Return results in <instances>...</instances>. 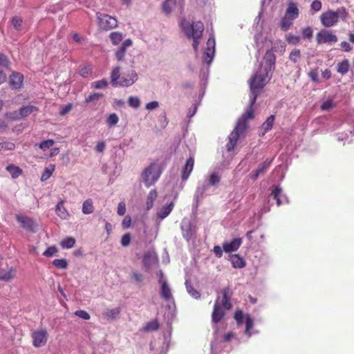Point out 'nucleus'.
Returning a JSON list of instances; mask_svg holds the SVG:
<instances>
[{
  "label": "nucleus",
  "instance_id": "obj_62",
  "mask_svg": "<svg viewBox=\"0 0 354 354\" xmlns=\"http://www.w3.org/2000/svg\"><path fill=\"white\" fill-rule=\"evenodd\" d=\"M159 106V103L157 101H152L147 103L145 106L146 109L151 111L157 109Z\"/></svg>",
  "mask_w": 354,
  "mask_h": 354
},
{
  "label": "nucleus",
  "instance_id": "obj_39",
  "mask_svg": "<svg viewBox=\"0 0 354 354\" xmlns=\"http://www.w3.org/2000/svg\"><path fill=\"white\" fill-rule=\"evenodd\" d=\"M104 95L102 93H95L89 95L87 97H86L84 102L86 104L91 103V102L96 103Z\"/></svg>",
  "mask_w": 354,
  "mask_h": 354
},
{
  "label": "nucleus",
  "instance_id": "obj_44",
  "mask_svg": "<svg viewBox=\"0 0 354 354\" xmlns=\"http://www.w3.org/2000/svg\"><path fill=\"white\" fill-rule=\"evenodd\" d=\"M50 166H51V169L46 167V168H45L44 171H43L41 176V181L46 180L52 175V173L55 169V166L54 165H50Z\"/></svg>",
  "mask_w": 354,
  "mask_h": 354
},
{
  "label": "nucleus",
  "instance_id": "obj_41",
  "mask_svg": "<svg viewBox=\"0 0 354 354\" xmlns=\"http://www.w3.org/2000/svg\"><path fill=\"white\" fill-rule=\"evenodd\" d=\"M301 57L299 49L294 48L289 55V59L293 63H297L298 59Z\"/></svg>",
  "mask_w": 354,
  "mask_h": 354
},
{
  "label": "nucleus",
  "instance_id": "obj_14",
  "mask_svg": "<svg viewBox=\"0 0 354 354\" xmlns=\"http://www.w3.org/2000/svg\"><path fill=\"white\" fill-rule=\"evenodd\" d=\"M225 309H224L223 306H221V304L218 302V300L216 299L214 305L213 312L212 313V322L214 324H217L222 320L225 315Z\"/></svg>",
  "mask_w": 354,
  "mask_h": 354
},
{
  "label": "nucleus",
  "instance_id": "obj_28",
  "mask_svg": "<svg viewBox=\"0 0 354 354\" xmlns=\"http://www.w3.org/2000/svg\"><path fill=\"white\" fill-rule=\"evenodd\" d=\"M286 16L290 17V18L295 19L299 16V10L297 8L296 5L293 3H291L288 5V7L286 12Z\"/></svg>",
  "mask_w": 354,
  "mask_h": 354
},
{
  "label": "nucleus",
  "instance_id": "obj_7",
  "mask_svg": "<svg viewBox=\"0 0 354 354\" xmlns=\"http://www.w3.org/2000/svg\"><path fill=\"white\" fill-rule=\"evenodd\" d=\"M156 168L155 164H151L142 173L143 182L147 187L155 183L160 177V171L155 173Z\"/></svg>",
  "mask_w": 354,
  "mask_h": 354
},
{
  "label": "nucleus",
  "instance_id": "obj_30",
  "mask_svg": "<svg viewBox=\"0 0 354 354\" xmlns=\"http://www.w3.org/2000/svg\"><path fill=\"white\" fill-rule=\"evenodd\" d=\"M82 210L84 214H90L94 212V206L92 199L88 198L83 203Z\"/></svg>",
  "mask_w": 354,
  "mask_h": 354
},
{
  "label": "nucleus",
  "instance_id": "obj_26",
  "mask_svg": "<svg viewBox=\"0 0 354 354\" xmlns=\"http://www.w3.org/2000/svg\"><path fill=\"white\" fill-rule=\"evenodd\" d=\"M160 324L157 319H154L147 322L145 326L142 327L141 331L142 332H151L158 330Z\"/></svg>",
  "mask_w": 354,
  "mask_h": 354
},
{
  "label": "nucleus",
  "instance_id": "obj_25",
  "mask_svg": "<svg viewBox=\"0 0 354 354\" xmlns=\"http://www.w3.org/2000/svg\"><path fill=\"white\" fill-rule=\"evenodd\" d=\"M185 287L187 292L194 299H200L201 298V293L198 290L195 289L193 286L191 284V282L189 279L185 280Z\"/></svg>",
  "mask_w": 354,
  "mask_h": 354
},
{
  "label": "nucleus",
  "instance_id": "obj_47",
  "mask_svg": "<svg viewBox=\"0 0 354 354\" xmlns=\"http://www.w3.org/2000/svg\"><path fill=\"white\" fill-rule=\"evenodd\" d=\"M120 313V310L119 308H115L112 309H107L106 311V316L109 318H115L117 317Z\"/></svg>",
  "mask_w": 354,
  "mask_h": 354
},
{
  "label": "nucleus",
  "instance_id": "obj_3",
  "mask_svg": "<svg viewBox=\"0 0 354 354\" xmlns=\"http://www.w3.org/2000/svg\"><path fill=\"white\" fill-rule=\"evenodd\" d=\"M120 67L115 66L111 73V83L113 86L128 87L133 84L138 79V73L131 70L129 73H124L120 77Z\"/></svg>",
  "mask_w": 354,
  "mask_h": 354
},
{
  "label": "nucleus",
  "instance_id": "obj_6",
  "mask_svg": "<svg viewBox=\"0 0 354 354\" xmlns=\"http://www.w3.org/2000/svg\"><path fill=\"white\" fill-rule=\"evenodd\" d=\"M96 15L100 28L109 30L118 26V20L115 17L101 12H97Z\"/></svg>",
  "mask_w": 354,
  "mask_h": 354
},
{
  "label": "nucleus",
  "instance_id": "obj_42",
  "mask_svg": "<svg viewBox=\"0 0 354 354\" xmlns=\"http://www.w3.org/2000/svg\"><path fill=\"white\" fill-rule=\"evenodd\" d=\"M127 102L129 106L133 109H138L140 106V100L136 96H130L128 98Z\"/></svg>",
  "mask_w": 354,
  "mask_h": 354
},
{
  "label": "nucleus",
  "instance_id": "obj_55",
  "mask_svg": "<svg viewBox=\"0 0 354 354\" xmlns=\"http://www.w3.org/2000/svg\"><path fill=\"white\" fill-rule=\"evenodd\" d=\"M130 241H131V234L129 233H127L122 236L121 245L124 247H127L129 245Z\"/></svg>",
  "mask_w": 354,
  "mask_h": 354
},
{
  "label": "nucleus",
  "instance_id": "obj_16",
  "mask_svg": "<svg viewBox=\"0 0 354 354\" xmlns=\"http://www.w3.org/2000/svg\"><path fill=\"white\" fill-rule=\"evenodd\" d=\"M24 76L19 73H13L10 76V85L12 89H19L23 84Z\"/></svg>",
  "mask_w": 354,
  "mask_h": 354
},
{
  "label": "nucleus",
  "instance_id": "obj_60",
  "mask_svg": "<svg viewBox=\"0 0 354 354\" xmlns=\"http://www.w3.org/2000/svg\"><path fill=\"white\" fill-rule=\"evenodd\" d=\"M126 50L124 47H120V48L115 53V57L118 61H122L125 55Z\"/></svg>",
  "mask_w": 354,
  "mask_h": 354
},
{
  "label": "nucleus",
  "instance_id": "obj_2",
  "mask_svg": "<svg viewBox=\"0 0 354 354\" xmlns=\"http://www.w3.org/2000/svg\"><path fill=\"white\" fill-rule=\"evenodd\" d=\"M180 27L187 38L193 39V48L196 51L204 30L203 24L201 21L190 24L185 19H183Z\"/></svg>",
  "mask_w": 354,
  "mask_h": 354
},
{
  "label": "nucleus",
  "instance_id": "obj_5",
  "mask_svg": "<svg viewBox=\"0 0 354 354\" xmlns=\"http://www.w3.org/2000/svg\"><path fill=\"white\" fill-rule=\"evenodd\" d=\"M221 180V176L218 172H213L210 174L209 182L203 183L201 186L198 187L195 194L194 198L196 201V205H198L199 201L203 198L204 193L207 191L209 185L217 186Z\"/></svg>",
  "mask_w": 354,
  "mask_h": 354
},
{
  "label": "nucleus",
  "instance_id": "obj_35",
  "mask_svg": "<svg viewBox=\"0 0 354 354\" xmlns=\"http://www.w3.org/2000/svg\"><path fill=\"white\" fill-rule=\"evenodd\" d=\"M293 20L294 19L290 18V17L285 16L284 17H283L280 22V26L281 30H283V31H287L292 26Z\"/></svg>",
  "mask_w": 354,
  "mask_h": 354
},
{
  "label": "nucleus",
  "instance_id": "obj_61",
  "mask_svg": "<svg viewBox=\"0 0 354 354\" xmlns=\"http://www.w3.org/2000/svg\"><path fill=\"white\" fill-rule=\"evenodd\" d=\"M10 64V62L6 55L3 53H0V65L8 67Z\"/></svg>",
  "mask_w": 354,
  "mask_h": 354
},
{
  "label": "nucleus",
  "instance_id": "obj_48",
  "mask_svg": "<svg viewBox=\"0 0 354 354\" xmlns=\"http://www.w3.org/2000/svg\"><path fill=\"white\" fill-rule=\"evenodd\" d=\"M318 70L317 68L311 70L308 73V77L309 78L314 82V83H319V79L318 75Z\"/></svg>",
  "mask_w": 354,
  "mask_h": 354
},
{
  "label": "nucleus",
  "instance_id": "obj_13",
  "mask_svg": "<svg viewBox=\"0 0 354 354\" xmlns=\"http://www.w3.org/2000/svg\"><path fill=\"white\" fill-rule=\"evenodd\" d=\"M47 332L45 330L34 331L32 334L33 346L37 348L44 346L47 342Z\"/></svg>",
  "mask_w": 354,
  "mask_h": 354
},
{
  "label": "nucleus",
  "instance_id": "obj_21",
  "mask_svg": "<svg viewBox=\"0 0 354 354\" xmlns=\"http://www.w3.org/2000/svg\"><path fill=\"white\" fill-rule=\"evenodd\" d=\"M174 207V203L171 202L167 205L162 207L160 209H158L157 211V213H156L157 219L159 220V222L169 215V214L172 211Z\"/></svg>",
  "mask_w": 354,
  "mask_h": 354
},
{
  "label": "nucleus",
  "instance_id": "obj_18",
  "mask_svg": "<svg viewBox=\"0 0 354 354\" xmlns=\"http://www.w3.org/2000/svg\"><path fill=\"white\" fill-rule=\"evenodd\" d=\"M272 160H266L263 162L259 165L257 169L250 174V178L255 180L259 175L263 174L266 169L270 166Z\"/></svg>",
  "mask_w": 354,
  "mask_h": 354
},
{
  "label": "nucleus",
  "instance_id": "obj_59",
  "mask_svg": "<svg viewBox=\"0 0 354 354\" xmlns=\"http://www.w3.org/2000/svg\"><path fill=\"white\" fill-rule=\"evenodd\" d=\"M334 106L333 102L331 100H328L324 101L322 104L321 105V109L322 110H329L332 107Z\"/></svg>",
  "mask_w": 354,
  "mask_h": 354
},
{
  "label": "nucleus",
  "instance_id": "obj_43",
  "mask_svg": "<svg viewBox=\"0 0 354 354\" xmlns=\"http://www.w3.org/2000/svg\"><path fill=\"white\" fill-rule=\"evenodd\" d=\"M53 264L57 268L66 269L68 267V262L65 259H57L53 261Z\"/></svg>",
  "mask_w": 354,
  "mask_h": 354
},
{
  "label": "nucleus",
  "instance_id": "obj_17",
  "mask_svg": "<svg viewBox=\"0 0 354 354\" xmlns=\"http://www.w3.org/2000/svg\"><path fill=\"white\" fill-rule=\"evenodd\" d=\"M160 295L166 301L174 302V299L171 293V290L166 280L162 282V285L160 287Z\"/></svg>",
  "mask_w": 354,
  "mask_h": 354
},
{
  "label": "nucleus",
  "instance_id": "obj_1",
  "mask_svg": "<svg viewBox=\"0 0 354 354\" xmlns=\"http://www.w3.org/2000/svg\"><path fill=\"white\" fill-rule=\"evenodd\" d=\"M276 56L272 50H268L263 56L259 71L248 80L250 95L247 111L238 119L236 126L228 136L226 145L227 151L234 149L237 141L248 127V120L254 117L253 106L261 91L272 77L275 68Z\"/></svg>",
  "mask_w": 354,
  "mask_h": 354
},
{
  "label": "nucleus",
  "instance_id": "obj_58",
  "mask_svg": "<svg viewBox=\"0 0 354 354\" xmlns=\"http://www.w3.org/2000/svg\"><path fill=\"white\" fill-rule=\"evenodd\" d=\"M6 118L10 119V120L16 121L21 120L20 116L19 115V111H13L10 113H7L6 114Z\"/></svg>",
  "mask_w": 354,
  "mask_h": 354
},
{
  "label": "nucleus",
  "instance_id": "obj_37",
  "mask_svg": "<svg viewBox=\"0 0 354 354\" xmlns=\"http://www.w3.org/2000/svg\"><path fill=\"white\" fill-rule=\"evenodd\" d=\"M254 326V319L251 317L250 315H245V333L248 335L249 337L251 336L250 330Z\"/></svg>",
  "mask_w": 354,
  "mask_h": 354
},
{
  "label": "nucleus",
  "instance_id": "obj_22",
  "mask_svg": "<svg viewBox=\"0 0 354 354\" xmlns=\"http://www.w3.org/2000/svg\"><path fill=\"white\" fill-rule=\"evenodd\" d=\"M15 274V270L12 268L8 269L1 268L0 269V280L8 282L13 278Z\"/></svg>",
  "mask_w": 354,
  "mask_h": 354
},
{
  "label": "nucleus",
  "instance_id": "obj_29",
  "mask_svg": "<svg viewBox=\"0 0 354 354\" xmlns=\"http://www.w3.org/2000/svg\"><path fill=\"white\" fill-rule=\"evenodd\" d=\"M6 170L10 174L12 178H17L22 174V169L12 164L8 165Z\"/></svg>",
  "mask_w": 354,
  "mask_h": 354
},
{
  "label": "nucleus",
  "instance_id": "obj_46",
  "mask_svg": "<svg viewBox=\"0 0 354 354\" xmlns=\"http://www.w3.org/2000/svg\"><path fill=\"white\" fill-rule=\"evenodd\" d=\"M55 144V141L51 139L46 140L38 144L39 147L43 150H46L53 147Z\"/></svg>",
  "mask_w": 354,
  "mask_h": 354
},
{
  "label": "nucleus",
  "instance_id": "obj_36",
  "mask_svg": "<svg viewBox=\"0 0 354 354\" xmlns=\"http://www.w3.org/2000/svg\"><path fill=\"white\" fill-rule=\"evenodd\" d=\"M11 24L17 31H21L23 27V20L18 16H15L11 19Z\"/></svg>",
  "mask_w": 354,
  "mask_h": 354
},
{
  "label": "nucleus",
  "instance_id": "obj_24",
  "mask_svg": "<svg viewBox=\"0 0 354 354\" xmlns=\"http://www.w3.org/2000/svg\"><path fill=\"white\" fill-rule=\"evenodd\" d=\"M38 108L35 106L29 105L26 106H22L19 110V115L21 119L25 118L28 116L30 114L33 113L34 111H37Z\"/></svg>",
  "mask_w": 354,
  "mask_h": 354
},
{
  "label": "nucleus",
  "instance_id": "obj_4",
  "mask_svg": "<svg viewBox=\"0 0 354 354\" xmlns=\"http://www.w3.org/2000/svg\"><path fill=\"white\" fill-rule=\"evenodd\" d=\"M347 13L344 8H338L336 11H328L321 15V21L325 27H331L337 23L339 18H345Z\"/></svg>",
  "mask_w": 354,
  "mask_h": 354
},
{
  "label": "nucleus",
  "instance_id": "obj_12",
  "mask_svg": "<svg viewBox=\"0 0 354 354\" xmlns=\"http://www.w3.org/2000/svg\"><path fill=\"white\" fill-rule=\"evenodd\" d=\"M183 236L187 241L193 239L196 234V226L193 225L189 221H183L181 225Z\"/></svg>",
  "mask_w": 354,
  "mask_h": 354
},
{
  "label": "nucleus",
  "instance_id": "obj_63",
  "mask_svg": "<svg viewBox=\"0 0 354 354\" xmlns=\"http://www.w3.org/2000/svg\"><path fill=\"white\" fill-rule=\"evenodd\" d=\"M131 279H134L137 283H140L143 280V275L138 272H133Z\"/></svg>",
  "mask_w": 354,
  "mask_h": 354
},
{
  "label": "nucleus",
  "instance_id": "obj_8",
  "mask_svg": "<svg viewBox=\"0 0 354 354\" xmlns=\"http://www.w3.org/2000/svg\"><path fill=\"white\" fill-rule=\"evenodd\" d=\"M316 39L319 44H333L337 41V37L330 30L323 29L317 34Z\"/></svg>",
  "mask_w": 354,
  "mask_h": 354
},
{
  "label": "nucleus",
  "instance_id": "obj_52",
  "mask_svg": "<svg viewBox=\"0 0 354 354\" xmlns=\"http://www.w3.org/2000/svg\"><path fill=\"white\" fill-rule=\"evenodd\" d=\"M75 315L84 320H88L90 319V315L83 310H76Z\"/></svg>",
  "mask_w": 354,
  "mask_h": 354
},
{
  "label": "nucleus",
  "instance_id": "obj_20",
  "mask_svg": "<svg viewBox=\"0 0 354 354\" xmlns=\"http://www.w3.org/2000/svg\"><path fill=\"white\" fill-rule=\"evenodd\" d=\"M194 165V158L193 156H190L186 161L185 166L183 168L182 171V180L185 181L189 178L190 174L192 173Z\"/></svg>",
  "mask_w": 354,
  "mask_h": 354
},
{
  "label": "nucleus",
  "instance_id": "obj_10",
  "mask_svg": "<svg viewBox=\"0 0 354 354\" xmlns=\"http://www.w3.org/2000/svg\"><path fill=\"white\" fill-rule=\"evenodd\" d=\"M206 48L203 53V61L209 64L214 58L215 53V40L214 38H209L206 43Z\"/></svg>",
  "mask_w": 354,
  "mask_h": 354
},
{
  "label": "nucleus",
  "instance_id": "obj_40",
  "mask_svg": "<svg viewBox=\"0 0 354 354\" xmlns=\"http://www.w3.org/2000/svg\"><path fill=\"white\" fill-rule=\"evenodd\" d=\"M109 37L113 45H118L122 40L123 35L120 32H113Z\"/></svg>",
  "mask_w": 354,
  "mask_h": 354
},
{
  "label": "nucleus",
  "instance_id": "obj_53",
  "mask_svg": "<svg viewBox=\"0 0 354 354\" xmlns=\"http://www.w3.org/2000/svg\"><path fill=\"white\" fill-rule=\"evenodd\" d=\"M243 317H244V315H243V311L241 310H236V312L234 313V318L236 321L238 325H240L243 323Z\"/></svg>",
  "mask_w": 354,
  "mask_h": 354
},
{
  "label": "nucleus",
  "instance_id": "obj_27",
  "mask_svg": "<svg viewBox=\"0 0 354 354\" xmlns=\"http://www.w3.org/2000/svg\"><path fill=\"white\" fill-rule=\"evenodd\" d=\"M158 193L156 189H152L149 192L147 197L146 209L149 210L153 206V203L156 199Z\"/></svg>",
  "mask_w": 354,
  "mask_h": 354
},
{
  "label": "nucleus",
  "instance_id": "obj_51",
  "mask_svg": "<svg viewBox=\"0 0 354 354\" xmlns=\"http://www.w3.org/2000/svg\"><path fill=\"white\" fill-rule=\"evenodd\" d=\"M57 252H58V250H57V247L53 245V246L48 247L44 251V252L43 253V255L45 257H52L54 254H55Z\"/></svg>",
  "mask_w": 354,
  "mask_h": 354
},
{
  "label": "nucleus",
  "instance_id": "obj_64",
  "mask_svg": "<svg viewBox=\"0 0 354 354\" xmlns=\"http://www.w3.org/2000/svg\"><path fill=\"white\" fill-rule=\"evenodd\" d=\"M131 223V218L129 216H126L122 222V226L124 229L128 228L130 227Z\"/></svg>",
  "mask_w": 354,
  "mask_h": 354
},
{
  "label": "nucleus",
  "instance_id": "obj_50",
  "mask_svg": "<svg viewBox=\"0 0 354 354\" xmlns=\"http://www.w3.org/2000/svg\"><path fill=\"white\" fill-rule=\"evenodd\" d=\"M107 81L104 79L92 83V87L100 89L107 86Z\"/></svg>",
  "mask_w": 354,
  "mask_h": 354
},
{
  "label": "nucleus",
  "instance_id": "obj_19",
  "mask_svg": "<svg viewBox=\"0 0 354 354\" xmlns=\"http://www.w3.org/2000/svg\"><path fill=\"white\" fill-rule=\"evenodd\" d=\"M242 243L241 238H235L230 242H224L223 244V250L225 252L236 251Z\"/></svg>",
  "mask_w": 354,
  "mask_h": 354
},
{
  "label": "nucleus",
  "instance_id": "obj_11",
  "mask_svg": "<svg viewBox=\"0 0 354 354\" xmlns=\"http://www.w3.org/2000/svg\"><path fill=\"white\" fill-rule=\"evenodd\" d=\"M271 189L270 197L276 201L277 206H280L283 203L282 198H283L284 203H288V198L283 194V190L279 185H274L272 186Z\"/></svg>",
  "mask_w": 354,
  "mask_h": 354
},
{
  "label": "nucleus",
  "instance_id": "obj_49",
  "mask_svg": "<svg viewBox=\"0 0 354 354\" xmlns=\"http://www.w3.org/2000/svg\"><path fill=\"white\" fill-rule=\"evenodd\" d=\"M302 36L304 39H311L313 37V29L310 27H306L302 29Z\"/></svg>",
  "mask_w": 354,
  "mask_h": 354
},
{
  "label": "nucleus",
  "instance_id": "obj_54",
  "mask_svg": "<svg viewBox=\"0 0 354 354\" xmlns=\"http://www.w3.org/2000/svg\"><path fill=\"white\" fill-rule=\"evenodd\" d=\"M92 73V67L91 66H84L80 71V75L83 77H88Z\"/></svg>",
  "mask_w": 354,
  "mask_h": 354
},
{
  "label": "nucleus",
  "instance_id": "obj_32",
  "mask_svg": "<svg viewBox=\"0 0 354 354\" xmlns=\"http://www.w3.org/2000/svg\"><path fill=\"white\" fill-rule=\"evenodd\" d=\"M274 122V115H271L263 123V124L261 126L262 129H263L262 136H264L267 131H268L269 130H270L272 128Z\"/></svg>",
  "mask_w": 354,
  "mask_h": 354
},
{
  "label": "nucleus",
  "instance_id": "obj_33",
  "mask_svg": "<svg viewBox=\"0 0 354 354\" xmlns=\"http://www.w3.org/2000/svg\"><path fill=\"white\" fill-rule=\"evenodd\" d=\"M349 66L350 64L348 60L345 59L342 62L338 63L337 71L339 73L344 75L348 72Z\"/></svg>",
  "mask_w": 354,
  "mask_h": 354
},
{
  "label": "nucleus",
  "instance_id": "obj_34",
  "mask_svg": "<svg viewBox=\"0 0 354 354\" xmlns=\"http://www.w3.org/2000/svg\"><path fill=\"white\" fill-rule=\"evenodd\" d=\"M75 239L73 237H66L60 242V245L64 249H69L74 246Z\"/></svg>",
  "mask_w": 354,
  "mask_h": 354
},
{
  "label": "nucleus",
  "instance_id": "obj_23",
  "mask_svg": "<svg viewBox=\"0 0 354 354\" xmlns=\"http://www.w3.org/2000/svg\"><path fill=\"white\" fill-rule=\"evenodd\" d=\"M230 260L234 268H243L245 266V261L239 254L230 255Z\"/></svg>",
  "mask_w": 354,
  "mask_h": 354
},
{
  "label": "nucleus",
  "instance_id": "obj_38",
  "mask_svg": "<svg viewBox=\"0 0 354 354\" xmlns=\"http://www.w3.org/2000/svg\"><path fill=\"white\" fill-rule=\"evenodd\" d=\"M286 40L289 44L297 45L301 41V37L299 35L290 33L286 35Z\"/></svg>",
  "mask_w": 354,
  "mask_h": 354
},
{
  "label": "nucleus",
  "instance_id": "obj_56",
  "mask_svg": "<svg viewBox=\"0 0 354 354\" xmlns=\"http://www.w3.org/2000/svg\"><path fill=\"white\" fill-rule=\"evenodd\" d=\"M15 145L12 142H3L0 143V149L13 150Z\"/></svg>",
  "mask_w": 354,
  "mask_h": 354
},
{
  "label": "nucleus",
  "instance_id": "obj_45",
  "mask_svg": "<svg viewBox=\"0 0 354 354\" xmlns=\"http://www.w3.org/2000/svg\"><path fill=\"white\" fill-rule=\"evenodd\" d=\"M119 121L118 116L115 113H111L106 119V124L110 126H115Z\"/></svg>",
  "mask_w": 354,
  "mask_h": 354
},
{
  "label": "nucleus",
  "instance_id": "obj_31",
  "mask_svg": "<svg viewBox=\"0 0 354 354\" xmlns=\"http://www.w3.org/2000/svg\"><path fill=\"white\" fill-rule=\"evenodd\" d=\"M56 213L62 219H66L69 214L65 207L63 206V201H60L56 205Z\"/></svg>",
  "mask_w": 354,
  "mask_h": 354
},
{
  "label": "nucleus",
  "instance_id": "obj_15",
  "mask_svg": "<svg viewBox=\"0 0 354 354\" xmlns=\"http://www.w3.org/2000/svg\"><path fill=\"white\" fill-rule=\"evenodd\" d=\"M222 301L221 306L225 310H230L232 308V305L230 302V299L233 295V290L229 286L224 288L221 290Z\"/></svg>",
  "mask_w": 354,
  "mask_h": 354
},
{
  "label": "nucleus",
  "instance_id": "obj_57",
  "mask_svg": "<svg viewBox=\"0 0 354 354\" xmlns=\"http://www.w3.org/2000/svg\"><path fill=\"white\" fill-rule=\"evenodd\" d=\"M322 8V2L319 0H315L310 5V9L314 12H318Z\"/></svg>",
  "mask_w": 354,
  "mask_h": 354
},
{
  "label": "nucleus",
  "instance_id": "obj_9",
  "mask_svg": "<svg viewBox=\"0 0 354 354\" xmlns=\"http://www.w3.org/2000/svg\"><path fill=\"white\" fill-rule=\"evenodd\" d=\"M16 219L20 223L21 227L26 230L31 232H37V225L32 218L17 214Z\"/></svg>",
  "mask_w": 354,
  "mask_h": 354
}]
</instances>
